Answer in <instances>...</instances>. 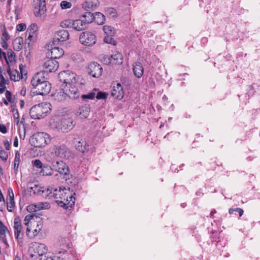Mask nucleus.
<instances>
[{"label":"nucleus","instance_id":"obj_27","mask_svg":"<svg viewBox=\"0 0 260 260\" xmlns=\"http://www.w3.org/2000/svg\"><path fill=\"white\" fill-rule=\"evenodd\" d=\"M40 215V214L37 215L36 213H31L26 215L23 220L24 225L27 226V227L29 226V224L32 223V220H34L35 219H41Z\"/></svg>","mask_w":260,"mask_h":260},{"label":"nucleus","instance_id":"obj_15","mask_svg":"<svg viewBox=\"0 0 260 260\" xmlns=\"http://www.w3.org/2000/svg\"><path fill=\"white\" fill-rule=\"evenodd\" d=\"M34 13L36 16L42 15L46 11L45 0H36L35 1Z\"/></svg>","mask_w":260,"mask_h":260},{"label":"nucleus","instance_id":"obj_1","mask_svg":"<svg viewBox=\"0 0 260 260\" xmlns=\"http://www.w3.org/2000/svg\"><path fill=\"white\" fill-rule=\"evenodd\" d=\"M39 191H42V195L44 196L54 197L58 205L65 209H68L69 207H71L75 204V199L69 189L64 188L62 189L60 188L58 190L54 189L52 192L49 188H45L40 190Z\"/></svg>","mask_w":260,"mask_h":260},{"label":"nucleus","instance_id":"obj_9","mask_svg":"<svg viewBox=\"0 0 260 260\" xmlns=\"http://www.w3.org/2000/svg\"><path fill=\"white\" fill-rule=\"evenodd\" d=\"M14 224L15 237L19 243L22 242L24 234L19 217L17 216L14 218Z\"/></svg>","mask_w":260,"mask_h":260},{"label":"nucleus","instance_id":"obj_36","mask_svg":"<svg viewBox=\"0 0 260 260\" xmlns=\"http://www.w3.org/2000/svg\"><path fill=\"white\" fill-rule=\"evenodd\" d=\"M105 13L110 17L115 18L117 17V11L113 8H108L105 11Z\"/></svg>","mask_w":260,"mask_h":260},{"label":"nucleus","instance_id":"obj_5","mask_svg":"<svg viewBox=\"0 0 260 260\" xmlns=\"http://www.w3.org/2000/svg\"><path fill=\"white\" fill-rule=\"evenodd\" d=\"M58 78L60 82L65 84V86L69 87L75 86L77 82L76 75L70 71H64L59 73Z\"/></svg>","mask_w":260,"mask_h":260},{"label":"nucleus","instance_id":"obj_63","mask_svg":"<svg viewBox=\"0 0 260 260\" xmlns=\"http://www.w3.org/2000/svg\"><path fill=\"white\" fill-rule=\"evenodd\" d=\"M216 211L215 210V209H212V210L211 211L210 214V215L211 217H212L213 216V215L216 213Z\"/></svg>","mask_w":260,"mask_h":260},{"label":"nucleus","instance_id":"obj_45","mask_svg":"<svg viewBox=\"0 0 260 260\" xmlns=\"http://www.w3.org/2000/svg\"><path fill=\"white\" fill-rule=\"evenodd\" d=\"M108 94L104 92H98L96 95V98L98 100L106 99Z\"/></svg>","mask_w":260,"mask_h":260},{"label":"nucleus","instance_id":"obj_22","mask_svg":"<svg viewBox=\"0 0 260 260\" xmlns=\"http://www.w3.org/2000/svg\"><path fill=\"white\" fill-rule=\"evenodd\" d=\"M75 146L76 149L82 153L88 152L89 150L90 147L87 142L83 139H81L79 141H77Z\"/></svg>","mask_w":260,"mask_h":260},{"label":"nucleus","instance_id":"obj_23","mask_svg":"<svg viewBox=\"0 0 260 260\" xmlns=\"http://www.w3.org/2000/svg\"><path fill=\"white\" fill-rule=\"evenodd\" d=\"M90 111L89 105H84L79 107L76 112V115L80 118H85L89 115Z\"/></svg>","mask_w":260,"mask_h":260},{"label":"nucleus","instance_id":"obj_62","mask_svg":"<svg viewBox=\"0 0 260 260\" xmlns=\"http://www.w3.org/2000/svg\"><path fill=\"white\" fill-rule=\"evenodd\" d=\"M2 46L4 48H7L8 47V44L6 41H3L2 43Z\"/></svg>","mask_w":260,"mask_h":260},{"label":"nucleus","instance_id":"obj_32","mask_svg":"<svg viewBox=\"0 0 260 260\" xmlns=\"http://www.w3.org/2000/svg\"><path fill=\"white\" fill-rule=\"evenodd\" d=\"M22 42V39L21 38H16L13 42V48L16 51H19L22 48V45L21 42Z\"/></svg>","mask_w":260,"mask_h":260},{"label":"nucleus","instance_id":"obj_25","mask_svg":"<svg viewBox=\"0 0 260 260\" xmlns=\"http://www.w3.org/2000/svg\"><path fill=\"white\" fill-rule=\"evenodd\" d=\"M7 73L9 75L11 80L18 81L22 78V75H20V73L17 70H11L9 67L7 69Z\"/></svg>","mask_w":260,"mask_h":260},{"label":"nucleus","instance_id":"obj_31","mask_svg":"<svg viewBox=\"0 0 260 260\" xmlns=\"http://www.w3.org/2000/svg\"><path fill=\"white\" fill-rule=\"evenodd\" d=\"M94 20H95L98 24L102 25L105 21V16L100 12H96Z\"/></svg>","mask_w":260,"mask_h":260},{"label":"nucleus","instance_id":"obj_53","mask_svg":"<svg viewBox=\"0 0 260 260\" xmlns=\"http://www.w3.org/2000/svg\"><path fill=\"white\" fill-rule=\"evenodd\" d=\"M0 132L3 134H6L7 132V128L4 124H0Z\"/></svg>","mask_w":260,"mask_h":260},{"label":"nucleus","instance_id":"obj_8","mask_svg":"<svg viewBox=\"0 0 260 260\" xmlns=\"http://www.w3.org/2000/svg\"><path fill=\"white\" fill-rule=\"evenodd\" d=\"M34 167L41 169L40 175L43 176H51L53 174V168L47 164H43L40 159H35L32 161Z\"/></svg>","mask_w":260,"mask_h":260},{"label":"nucleus","instance_id":"obj_38","mask_svg":"<svg viewBox=\"0 0 260 260\" xmlns=\"http://www.w3.org/2000/svg\"><path fill=\"white\" fill-rule=\"evenodd\" d=\"M37 25L35 23L31 24L28 28L27 31H29V37H32L37 30Z\"/></svg>","mask_w":260,"mask_h":260},{"label":"nucleus","instance_id":"obj_14","mask_svg":"<svg viewBox=\"0 0 260 260\" xmlns=\"http://www.w3.org/2000/svg\"><path fill=\"white\" fill-rule=\"evenodd\" d=\"M29 250L39 256H42L47 252V249L45 244L39 243H32L29 247Z\"/></svg>","mask_w":260,"mask_h":260},{"label":"nucleus","instance_id":"obj_24","mask_svg":"<svg viewBox=\"0 0 260 260\" xmlns=\"http://www.w3.org/2000/svg\"><path fill=\"white\" fill-rule=\"evenodd\" d=\"M72 26L75 30L80 31L86 28L87 25L86 22H84L82 19H77L73 22Z\"/></svg>","mask_w":260,"mask_h":260},{"label":"nucleus","instance_id":"obj_13","mask_svg":"<svg viewBox=\"0 0 260 260\" xmlns=\"http://www.w3.org/2000/svg\"><path fill=\"white\" fill-rule=\"evenodd\" d=\"M33 89L34 92L36 93L37 95H47L51 89V85L48 81L44 82L34 87Z\"/></svg>","mask_w":260,"mask_h":260},{"label":"nucleus","instance_id":"obj_47","mask_svg":"<svg viewBox=\"0 0 260 260\" xmlns=\"http://www.w3.org/2000/svg\"><path fill=\"white\" fill-rule=\"evenodd\" d=\"M8 155L7 152L4 150L0 151V158L4 161H6L8 159Z\"/></svg>","mask_w":260,"mask_h":260},{"label":"nucleus","instance_id":"obj_12","mask_svg":"<svg viewBox=\"0 0 260 260\" xmlns=\"http://www.w3.org/2000/svg\"><path fill=\"white\" fill-rule=\"evenodd\" d=\"M102 67L97 62H91L88 64V73L92 77L99 78L102 75Z\"/></svg>","mask_w":260,"mask_h":260},{"label":"nucleus","instance_id":"obj_28","mask_svg":"<svg viewBox=\"0 0 260 260\" xmlns=\"http://www.w3.org/2000/svg\"><path fill=\"white\" fill-rule=\"evenodd\" d=\"M3 55L7 63L9 62H13L15 61V54L11 49L7 51V54L6 53H3Z\"/></svg>","mask_w":260,"mask_h":260},{"label":"nucleus","instance_id":"obj_52","mask_svg":"<svg viewBox=\"0 0 260 260\" xmlns=\"http://www.w3.org/2000/svg\"><path fill=\"white\" fill-rule=\"evenodd\" d=\"M5 95H6V98L7 99V100L9 102H11V101H12V94H11V92L10 91H9V90H7L6 91Z\"/></svg>","mask_w":260,"mask_h":260},{"label":"nucleus","instance_id":"obj_17","mask_svg":"<svg viewBox=\"0 0 260 260\" xmlns=\"http://www.w3.org/2000/svg\"><path fill=\"white\" fill-rule=\"evenodd\" d=\"M45 72H40L36 73L32 78L31 80V84L33 88L36 87L37 85L42 84L44 82L47 81L45 77Z\"/></svg>","mask_w":260,"mask_h":260},{"label":"nucleus","instance_id":"obj_55","mask_svg":"<svg viewBox=\"0 0 260 260\" xmlns=\"http://www.w3.org/2000/svg\"><path fill=\"white\" fill-rule=\"evenodd\" d=\"M9 83V81L8 80H1L0 81V87L6 88V84H8Z\"/></svg>","mask_w":260,"mask_h":260},{"label":"nucleus","instance_id":"obj_49","mask_svg":"<svg viewBox=\"0 0 260 260\" xmlns=\"http://www.w3.org/2000/svg\"><path fill=\"white\" fill-rule=\"evenodd\" d=\"M3 31V36L5 38V39L7 41L10 39V36L7 31L6 27L5 25L3 26V29H2Z\"/></svg>","mask_w":260,"mask_h":260},{"label":"nucleus","instance_id":"obj_10","mask_svg":"<svg viewBox=\"0 0 260 260\" xmlns=\"http://www.w3.org/2000/svg\"><path fill=\"white\" fill-rule=\"evenodd\" d=\"M53 151L56 156L62 158L67 159L70 155L71 152L64 145H54L53 147Z\"/></svg>","mask_w":260,"mask_h":260},{"label":"nucleus","instance_id":"obj_3","mask_svg":"<svg viewBox=\"0 0 260 260\" xmlns=\"http://www.w3.org/2000/svg\"><path fill=\"white\" fill-rule=\"evenodd\" d=\"M50 104L47 103H42L34 106L30 109V117L35 119H40L46 116L47 113L50 112Z\"/></svg>","mask_w":260,"mask_h":260},{"label":"nucleus","instance_id":"obj_56","mask_svg":"<svg viewBox=\"0 0 260 260\" xmlns=\"http://www.w3.org/2000/svg\"><path fill=\"white\" fill-rule=\"evenodd\" d=\"M4 145L6 150H9L10 148V143L8 140H5L4 141Z\"/></svg>","mask_w":260,"mask_h":260},{"label":"nucleus","instance_id":"obj_34","mask_svg":"<svg viewBox=\"0 0 260 260\" xmlns=\"http://www.w3.org/2000/svg\"><path fill=\"white\" fill-rule=\"evenodd\" d=\"M103 29L107 36H113L115 35V29L111 26L105 25L103 26Z\"/></svg>","mask_w":260,"mask_h":260},{"label":"nucleus","instance_id":"obj_58","mask_svg":"<svg viewBox=\"0 0 260 260\" xmlns=\"http://www.w3.org/2000/svg\"><path fill=\"white\" fill-rule=\"evenodd\" d=\"M2 237V239H3V242L5 244L6 247H8L9 245H8V243L7 242V239L6 238V235L5 236H1Z\"/></svg>","mask_w":260,"mask_h":260},{"label":"nucleus","instance_id":"obj_26","mask_svg":"<svg viewBox=\"0 0 260 260\" xmlns=\"http://www.w3.org/2000/svg\"><path fill=\"white\" fill-rule=\"evenodd\" d=\"M133 72L134 75L137 78H140L143 74L144 69L142 64L140 62H136L133 65Z\"/></svg>","mask_w":260,"mask_h":260},{"label":"nucleus","instance_id":"obj_59","mask_svg":"<svg viewBox=\"0 0 260 260\" xmlns=\"http://www.w3.org/2000/svg\"><path fill=\"white\" fill-rule=\"evenodd\" d=\"M58 257L57 256H47L46 260H57Z\"/></svg>","mask_w":260,"mask_h":260},{"label":"nucleus","instance_id":"obj_29","mask_svg":"<svg viewBox=\"0 0 260 260\" xmlns=\"http://www.w3.org/2000/svg\"><path fill=\"white\" fill-rule=\"evenodd\" d=\"M82 17V20L86 22V25L89 23L92 22L94 19L93 14L88 11L85 12Z\"/></svg>","mask_w":260,"mask_h":260},{"label":"nucleus","instance_id":"obj_51","mask_svg":"<svg viewBox=\"0 0 260 260\" xmlns=\"http://www.w3.org/2000/svg\"><path fill=\"white\" fill-rule=\"evenodd\" d=\"M26 26L24 23L19 24L16 26L17 30L19 31H21L25 30L26 29Z\"/></svg>","mask_w":260,"mask_h":260},{"label":"nucleus","instance_id":"obj_48","mask_svg":"<svg viewBox=\"0 0 260 260\" xmlns=\"http://www.w3.org/2000/svg\"><path fill=\"white\" fill-rule=\"evenodd\" d=\"M72 24V23H71V22L70 20H66L63 21H62L60 23V26L62 27V28L68 27L70 26H71V25Z\"/></svg>","mask_w":260,"mask_h":260},{"label":"nucleus","instance_id":"obj_41","mask_svg":"<svg viewBox=\"0 0 260 260\" xmlns=\"http://www.w3.org/2000/svg\"><path fill=\"white\" fill-rule=\"evenodd\" d=\"M60 6L62 9H67L71 8L72 5L71 3L69 2L63 1L61 2Z\"/></svg>","mask_w":260,"mask_h":260},{"label":"nucleus","instance_id":"obj_61","mask_svg":"<svg viewBox=\"0 0 260 260\" xmlns=\"http://www.w3.org/2000/svg\"><path fill=\"white\" fill-rule=\"evenodd\" d=\"M104 60L106 61V63L107 64L111 63L112 62L111 58H110L109 57H108L107 58H105Z\"/></svg>","mask_w":260,"mask_h":260},{"label":"nucleus","instance_id":"obj_11","mask_svg":"<svg viewBox=\"0 0 260 260\" xmlns=\"http://www.w3.org/2000/svg\"><path fill=\"white\" fill-rule=\"evenodd\" d=\"M53 169L61 175L68 176L70 173V169L68 165L63 161H53L52 164Z\"/></svg>","mask_w":260,"mask_h":260},{"label":"nucleus","instance_id":"obj_64","mask_svg":"<svg viewBox=\"0 0 260 260\" xmlns=\"http://www.w3.org/2000/svg\"><path fill=\"white\" fill-rule=\"evenodd\" d=\"M3 102L6 105H9V101L7 100H6L5 99H3Z\"/></svg>","mask_w":260,"mask_h":260},{"label":"nucleus","instance_id":"obj_37","mask_svg":"<svg viewBox=\"0 0 260 260\" xmlns=\"http://www.w3.org/2000/svg\"><path fill=\"white\" fill-rule=\"evenodd\" d=\"M34 204L36 206L37 211L44 209H48L50 207L49 204L47 202H40Z\"/></svg>","mask_w":260,"mask_h":260},{"label":"nucleus","instance_id":"obj_50","mask_svg":"<svg viewBox=\"0 0 260 260\" xmlns=\"http://www.w3.org/2000/svg\"><path fill=\"white\" fill-rule=\"evenodd\" d=\"M31 228L30 226H27L26 228V233L28 237L29 238H32L35 237V235L33 234L32 231H31Z\"/></svg>","mask_w":260,"mask_h":260},{"label":"nucleus","instance_id":"obj_21","mask_svg":"<svg viewBox=\"0 0 260 260\" xmlns=\"http://www.w3.org/2000/svg\"><path fill=\"white\" fill-rule=\"evenodd\" d=\"M111 95L117 99H121L123 96V90L121 85L118 83L114 85L111 91Z\"/></svg>","mask_w":260,"mask_h":260},{"label":"nucleus","instance_id":"obj_7","mask_svg":"<svg viewBox=\"0 0 260 260\" xmlns=\"http://www.w3.org/2000/svg\"><path fill=\"white\" fill-rule=\"evenodd\" d=\"M79 41L85 46L91 47L96 43V37L91 31H83L80 35Z\"/></svg>","mask_w":260,"mask_h":260},{"label":"nucleus","instance_id":"obj_54","mask_svg":"<svg viewBox=\"0 0 260 260\" xmlns=\"http://www.w3.org/2000/svg\"><path fill=\"white\" fill-rule=\"evenodd\" d=\"M13 116L15 119H18L19 118V115L18 113V111L17 109H13Z\"/></svg>","mask_w":260,"mask_h":260},{"label":"nucleus","instance_id":"obj_20","mask_svg":"<svg viewBox=\"0 0 260 260\" xmlns=\"http://www.w3.org/2000/svg\"><path fill=\"white\" fill-rule=\"evenodd\" d=\"M63 54L64 51L62 49L54 46L50 49V52L48 53V56L55 60L61 57Z\"/></svg>","mask_w":260,"mask_h":260},{"label":"nucleus","instance_id":"obj_60","mask_svg":"<svg viewBox=\"0 0 260 260\" xmlns=\"http://www.w3.org/2000/svg\"><path fill=\"white\" fill-rule=\"evenodd\" d=\"M18 138L17 137H15L14 138V146L16 147H18Z\"/></svg>","mask_w":260,"mask_h":260},{"label":"nucleus","instance_id":"obj_39","mask_svg":"<svg viewBox=\"0 0 260 260\" xmlns=\"http://www.w3.org/2000/svg\"><path fill=\"white\" fill-rule=\"evenodd\" d=\"M113 36H107L104 39V41L106 43L112 44L113 45H115L116 44V42L114 39L112 38Z\"/></svg>","mask_w":260,"mask_h":260},{"label":"nucleus","instance_id":"obj_18","mask_svg":"<svg viewBox=\"0 0 260 260\" xmlns=\"http://www.w3.org/2000/svg\"><path fill=\"white\" fill-rule=\"evenodd\" d=\"M69 32L68 30L65 29L59 30L56 33L55 36V39L56 40H54L52 41V44L53 45L55 44L56 42H64L69 38Z\"/></svg>","mask_w":260,"mask_h":260},{"label":"nucleus","instance_id":"obj_40","mask_svg":"<svg viewBox=\"0 0 260 260\" xmlns=\"http://www.w3.org/2000/svg\"><path fill=\"white\" fill-rule=\"evenodd\" d=\"M6 232H9L8 228L0 220V236H5Z\"/></svg>","mask_w":260,"mask_h":260},{"label":"nucleus","instance_id":"obj_19","mask_svg":"<svg viewBox=\"0 0 260 260\" xmlns=\"http://www.w3.org/2000/svg\"><path fill=\"white\" fill-rule=\"evenodd\" d=\"M100 5L99 0H89L83 3L82 8L86 11L95 10Z\"/></svg>","mask_w":260,"mask_h":260},{"label":"nucleus","instance_id":"obj_35","mask_svg":"<svg viewBox=\"0 0 260 260\" xmlns=\"http://www.w3.org/2000/svg\"><path fill=\"white\" fill-rule=\"evenodd\" d=\"M20 160V153L17 151L15 153V158H14V169L16 173L18 172V167L19 165V162Z\"/></svg>","mask_w":260,"mask_h":260},{"label":"nucleus","instance_id":"obj_43","mask_svg":"<svg viewBox=\"0 0 260 260\" xmlns=\"http://www.w3.org/2000/svg\"><path fill=\"white\" fill-rule=\"evenodd\" d=\"M24 68L25 67L22 64L19 65V70L20 72V75H22L21 79H24V80H25L27 78V73L25 71Z\"/></svg>","mask_w":260,"mask_h":260},{"label":"nucleus","instance_id":"obj_2","mask_svg":"<svg viewBox=\"0 0 260 260\" xmlns=\"http://www.w3.org/2000/svg\"><path fill=\"white\" fill-rule=\"evenodd\" d=\"M79 96V92L75 86H72L71 88L68 86L63 87L62 89H59L54 94L55 100L58 101H62L68 98L76 99Z\"/></svg>","mask_w":260,"mask_h":260},{"label":"nucleus","instance_id":"obj_44","mask_svg":"<svg viewBox=\"0 0 260 260\" xmlns=\"http://www.w3.org/2000/svg\"><path fill=\"white\" fill-rule=\"evenodd\" d=\"M95 94L94 92H90L88 94H83L81 95V98L83 100H85L86 99H93L95 97Z\"/></svg>","mask_w":260,"mask_h":260},{"label":"nucleus","instance_id":"obj_30","mask_svg":"<svg viewBox=\"0 0 260 260\" xmlns=\"http://www.w3.org/2000/svg\"><path fill=\"white\" fill-rule=\"evenodd\" d=\"M111 58L113 63L115 64H121L122 63L123 57L121 53L117 52L113 54L111 56Z\"/></svg>","mask_w":260,"mask_h":260},{"label":"nucleus","instance_id":"obj_57","mask_svg":"<svg viewBox=\"0 0 260 260\" xmlns=\"http://www.w3.org/2000/svg\"><path fill=\"white\" fill-rule=\"evenodd\" d=\"M41 231V228H38V229H35L32 232L35 235V237L38 235V234Z\"/></svg>","mask_w":260,"mask_h":260},{"label":"nucleus","instance_id":"obj_6","mask_svg":"<svg viewBox=\"0 0 260 260\" xmlns=\"http://www.w3.org/2000/svg\"><path fill=\"white\" fill-rule=\"evenodd\" d=\"M50 136L45 133H37L33 135L31 138V143L35 147L45 146L50 143Z\"/></svg>","mask_w":260,"mask_h":260},{"label":"nucleus","instance_id":"obj_33","mask_svg":"<svg viewBox=\"0 0 260 260\" xmlns=\"http://www.w3.org/2000/svg\"><path fill=\"white\" fill-rule=\"evenodd\" d=\"M7 209L10 212H12L15 207V202L14 200V194L10 196L9 199H7Z\"/></svg>","mask_w":260,"mask_h":260},{"label":"nucleus","instance_id":"obj_16","mask_svg":"<svg viewBox=\"0 0 260 260\" xmlns=\"http://www.w3.org/2000/svg\"><path fill=\"white\" fill-rule=\"evenodd\" d=\"M59 67L58 62L52 58L48 59L43 64V67L45 69V72H52L56 71Z\"/></svg>","mask_w":260,"mask_h":260},{"label":"nucleus","instance_id":"obj_42","mask_svg":"<svg viewBox=\"0 0 260 260\" xmlns=\"http://www.w3.org/2000/svg\"><path fill=\"white\" fill-rule=\"evenodd\" d=\"M234 212H237L238 213L239 216L241 217L243 214V210L241 208H236L235 209L230 208L229 210V212L230 214H233Z\"/></svg>","mask_w":260,"mask_h":260},{"label":"nucleus","instance_id":"obj_4","mask_svg":"<svg viewBox=\"0 0 260 260\" xmlns=\"http://www.w3.org/2000/svg\"><path fill=\"white\" fill-rule=\"evenodd\" d=\"M50 125L52 128H55L64 133L72 129L74 127L75 123L72 118L64 117L61 120L50 122Z\"/></svg>","mask_w":260,"mask_h":260},{"label":"nucleus","instance_id":"obj_46","mask_svg":"<svg viewBox=\"0 0 260 260\" xmlns=\"http://www.w3.org/2000/svg\"><path fill=\"white\" fill-rule=\"evenodd\" d=\"M27 211L31 213H36L37 215L39 214L37 213L36 206H35L34 204L28 206L27 207Z\"/></svg>","mask_w":260,"mask_h":260}]
</instances>
